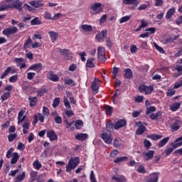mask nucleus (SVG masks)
Here are the masks:
<instances>
[{
    "label": "nucleus",
    "mask_w": 182,
    "mask_h": 182,
    "mask_svg": "<svg viewBox=\"0 0 182 182\" xmlns=\"http://www.w3.org/2000/svg\"><path fill=\"white\" fill-rule=\"evenodd\" d=\"M100 85H99V83L96 82V81H93L92 82L91 89L94 93V95H96L99 92V87Z\"/></svg>",
    "instance_id": "2eb2a0df"
},
{
    "label": "nucleus",
    "mask_w": 182,
    "mask_h": 182,
    "mask_svg": "<svg viewBox=\"0 0 182 182\" xmlns=\"http://www.w3.org/2000/svg\"><path fill=\"white\" fill-rule=\"evenodd\" d=\"M100 137L106 144H112V143H113V136L107 131L103 130Z\"/></svg>",
    "instance_id": "7ed1b4c3"
},
{
    "label": "nucleus",
    "mask_w": 182,
    "mask_h": 182,
    "mask_svg": "<svg viewBox=\"0 0 182 182\" xmlns=\"http://www.w3.org/2000/svg\"><path fill=\"white\" fill-rule=\"evenodd\" d=\"M11 70H12V68H11V67H9L1 75V79H4V77H6V76H8V74L11 73Z\"/></svg>",
    "instance_id": "37998d69"
},
{
    "label": "nucleus",
    "mask_w": 182,
    "mask_h": 182,
    "mask_svg": "<svg viewBox=\"0 0 182 182\" xmlns=\"http://www.w3.org/2000/svg\"><path fill=\"white\" fill-rule=\"evenodd\" d=\"M80 162L78 157L71 158L66 166V172L70 173L72 170L76 168V167L79 166Z\"/></svg>",
    "instance_id": "f03ea898"
},
{
    "label": "nucleus",
    "mask_w": 182,
    "mask_h": 182,
    "mask_svg": "<svg viewBox=\"0 0 182 182\" xmlns=\"http://www.w3.org/2000/svg\"><path fill=\"white\" fill-rule=\"evenodd\" d=\"M81 29L85 31V32H90L92 29V26L87 25V24H84L81 26Z\"/></svg>",
    "instance_id": "c9c22d12"
},
{
    "label": "nucleus",
    "mask_w": 182,
    "mask_h": 182,
    "mask_svg": "<svg viewBox=\"0 0 182 182\" xmlns=\"http://www.w3.org/2000/svg\"><path fill=\"white\" fill-rule=\"evenodd\" d=\"M28 100L30 101L31 107L36 106V103H38V98L36 97H29Z\"/></svg>",
    "instance_id": "cd10ccee"
},
{
    "label": "nucleus",
    "mask_w": 182,
    "mask_h": 182,
    "mask_svg": "<svg viewBox=\"0 0 182 182\" xmlns=\"http://www.w3.org/2000/svg\"><path fill=\"white\" fill-rule=\"evenodd\" d=\"M139 124H140L136 130V134L139 136H141L144 132H146V127L144 125L141 124V122H139Z\"/></svg>",
    "instance_id": "f3484780"
},
{
    "label": "nucleus",
    "mask_w": 182,
    "mask_h": 182,
    "mask_svg": "<svg viewBox=\"0 0 182 182\" xmlns=\"http://www.w3.org/2000/svg\"><path fill=\"white\" fill-rule=\"evenodd\" d=\"M44 18L45 19L50 20L52 19V16L50 15V13H49V11H46L44 14Z\"/></svg>",
    "instance_id": "774afa93"
},
{
    "label": "nucleus",
    "mask_w": 182,
    "mask_h": 182,
    "mask_svg": "<svg viewBox=\"0 0 182 182\" xmlns=\"http://www.w3.org/2000/svg\"><path fill=\"white\" fill-rule=\"evenodd\" d=\"M168 140H170V137H166L164 138L162 140H161L158 146L159 147H164V146H166V144H167V143L168 142Z\"/></svg>",
    "instance_id": "bb28decb"
},
{
    "label": "nucleus",
    "mask_w": 182,
    "mask_h": 182,
    "mask_svg": "<svg viewBox=\"0 0 182 182\" xmlns=\"http://www.w3.org/2000/svg\"><path fill=\"white\" fill-rule=\"evenodd\" d=\"M124 72V77L125 79H133V72L132 71V69L127 68Z\"/></svg>",
    "instance_id": "4468645a"
},
{
    "label": "nucleus",
    "mask_w": 182,
    "mask_h": 182,
    "mask_svg": "<svg viewBox=\"0 0 182 182\" xmlns=\"http://www.w3.org/2000/svg\"><path fill=\"white\" fill-rule=\"evenodd\" d=\"M74 113H73V111L72 110H66L65 111V115L68 119H70V117H72L73 116H74Z\"/></svg>",
    "instance_id": "6e6d98bb"
},
{
    "label": "nucleus",
    "mask_w": 182,
    "mask_h": 182,
    "mask_svg": "<svg viewBox=\"0 0 182 182\" xmlns=\"http://www.w3.org/2000/svg\"><path fill=\"white\" fill-rule=\"evenodd\" d=\"M64 82L68 86H76V83H75V81L72 79L65 80Z\"/></svg>",
    "instance_id": "58836bf2"
},
{
    "label": "nucleus",
    "mask_w": 182,
    "mask_h": 182,
    "mask_svg": "<svg viewBox=\"0 0 182 182\" xmlns=\"http://www.w3.org/2000/svg\"><path fill=\"white\" fill-rule=\"evenodd\" d=\"M159 176H160L159 173H152L150 174V178L148 179L146 182H157L159 181Z\"/></svg>",
    "instance_id": "1a4fd4ad"
},
{
    "label": "nucleus",
    "mask_w": 182,
    "mask_h": 182,
    "mask_svg": "<svg viewBox=\"0 0 182 182\" xmlns=\"http://www.w3.org/2000/svg\"><path fill=\"white\" fill-rule=\"evenodd\" d=\"M154 151H148L146 153L143 154L144 160L149 161V160H151L154 156Z\"/></svg>",
    "instance_id": "9b49d317"
},
{
    "label": "nucleus",
    "mask_w": 182,
    "mask_h": 182,
    "mask_svg": "<svg viewBox=\"0 0 182 182\" xmlns=\"http://www.w3.org/2000/svg\"><path fill=\"white\" fill-rule=\"evenodd\" d=\"M181 126V121L180 120H176L175 122V123H173L171 126V129L172 132H177V130H178V129H180V127Z\"/></svg>",
    "instance_id": "f8f14e48"
},
{
    "label": "nucleus",
    "mask_w": 182,
    "mask_h": 182,
    "mask_svg": "<svg viewBox=\"0 0 182 182\" xmlns=\"http://www.w3.org/2000/svg\"><path fill=\"white\" fill-rule=\"evenodd\" d=\"M29 5L34 6V8H40V6H43V3L41 1H30Z\"/></svg>",
    "instance_id": "6ab92c4d"
},
{
    "label": "nucleus",
    "mask_w": 182,
    "mask_h": 182,
    "mask_svg": "<svg viewBox=\"0 0 182 182\" xmlns=\"http://www.w3.org/2000/svg\"><path fill=\"white\" fill-rule=\"evenodd\" d=\"M161 116V112L159 111L156 114L152 113L149 115V117L151 120H157L159 117Z\"/></svg>",
    "instance_id": "c85d7f7f"
},
{
    "label": "nucleus",
    "mask_w": 182,
    "mask_h": 182,
    "mask_svg": "<svg viewBox=\"0 0 182 182\" xmlns=\"http://www.w3.org/2000/svg\"><path fill=\"white\" fill-rule=\"evenodd\" d=\"M87 138V134H77L75 136V139L77 140H79L80 141H83L84 140H86Z\"/></svg>",
    "instance_id": "393cba45"
},
{
    "label": "nucleus",
    "mask_w": 182,
    "mask_h": 182,
    "mask_svg": "<svg viewBox=\"0 0 182 182\" xmlns=\"http://www.w3.org/2000/svg\"><path fill=\"white\" fill-rule=\"evenodd\" d=\"M48 34L50 36V38H51V41L53 43H54L59 37V34L55 31H50Z\"/></svg>",
    "instance_id": "5701e85b"
},
{
    "label": "nucleus",
    "mask_w": 182,
    "mask_h": 182,
    "mask_svg": "<svg viewBox=\"0 0 182 182\" xmlns=\"http://www.w3.org/2000/svg\"><path fill=\"white\" fill-rule=\"evenodd\" d=\"M23 111H21L18 113V124H20V123H22L23 121L25 120V116H23Z\"/></svg>",
    "instance_id": "72a5a7b5"
},
{
    "label": "nucleus",
    "mask_w": 182,
    "mask_h": 182,
    "mask_svg": "<svg viewBox=\"0 0 182 182\" xmlns=\"http://www.w3.org/2000/svg\"><path fill=\"white\" fill-rule=\"evenodd\" d=\"M93 62H95V58H88L86 63L87 68H95Z\"/></svg>",
    "instance_id": "c756f323"
},
{
    "label": "nucleus",
    "mask_w": 182,
    "mask_h": 182,
    "mask_svg": "<svg viewBox=\"0 0 182 182\" xmlns=\"http://www.w3.org/2000/svg\"><path fill=\"white\" fill-rule=\"evenodd\" d=\"M12 153H14V148H10L6 153V157L7 159H11L12 157Z\"/></svg>",
    "instance_id": "4d7b16f0"
},
{
    "label": "nucleus",
    "mask_w": 182,
    "mask_h": 182,
    "mask_svg": "<svg viewBox=\"0 0 182 182\" xmlns=\"http://www.w3.org/2000/svg\"><path fill=\"white\" fill-rule=\"evenodd\" d=\"M130 18L132 16H125L119 20V23H124V22H127V21H130Z\"/></svg>",
    "instance_id": "c03bdc74"
},
{
    "label": "nucleus",
    "mask_w": 182,
    "mask_h": 182,
    "mask_svg": "<svg viewBox=\"0 0 182 182\" xmlns=\"http://www.w3.org/2000/svg\"><path fill=\"white\" fill-rule=\"evenodd\" d=\"M176 14V8L172 7L171 9H168L166 15V19H171V16Z\"/></svg>",
    "instance_id": "412c9836"
},
{
    "label": "nucleus",
    "mask_w": 182,
    "mask_h": 182,
    "mask_svg": "<svg viewBox=\"0 0 182 182\" xmlns=\"http://www.w3.org/2000/svg\"><path fill=\"white\" fill-rule=\"evenodd\" d=\"M33 166L36 170H41L42 168V164L38 160L33 162Z\"/></svg>",
    "instance_id": "f704fd0d"
},
{
    "label": "nucleus",
    "mask_w": 182,
    "mask_h": 182,
    "mask_svg": "<svg viewBox=\"0 0 182 182\" xmlns=\"http://www.w3.org/2000/svg\"><path fill=\"white\" fill-rule=\"evenodd\" d=\"M47 136L51 141L58 140V135H56V134L53 131H48L47 132Z\"/></svg>",
    "instance_id": "dca6fc26"
},
{
    "label": "nucleus",
    "mask_w": 182,
    "mask_h": 182,
    "mask_svg": "<svg viewBox=\"0 0 182 182\" xmlns=\"http://www.w3.org/2000/svg\"><path fill=\"white\" fill-rule=\"evenodd\" d=\"M31 25H42V21L39 20V18L36 17L33 20L31 21Z\"/></svg>",
    "instance_id": "e433bc0d"
},
{
    "label": "nucleus",
    "mask_w": 182,
    "mask_h": 182,
    "mask_svg": "<svg viewBox=\"0 0 182 182\" xmlns=\"http://www.w3.org/2000/svg\"><path fill=\"white\" fill-rule=\"evenodd\" d=\"M112 178L113 180H115V181L117 182H126V178H124V176H113Z\"/></svg>",
    "instance_id": "79ce46f5"
},
{
    "label": "nucleus",
    "mask_w": 182,
    "mask_h": 182,
    "mask_svg": "<svg viewBox=\"0 0 182 182\" xmlns=\"http://www.w3.org/2000/svg\"><path fill=\"white\" fill-rule=\"evenodd\" d=\"M144 99V97H143L142 95H139L134 97V100L135 102H136V103H141Z\"/></svg>",
    "instance_id": "5fc2aeb1"
},
{
    "label": "nucleus",
    "mask_w": 182,
    "mask_h": 182,
    "mask_svg": "<svg viewBox=\"0 0 182 182\" xmlns=\"http://www.w3.org/2000/svg\"><path fill=\"white\" fill-rule=\"evenodd\" d=\"M156 4L155 5L156 6H163V4H164V1L163 0H154Z\"/></svg>",
    "instance_id": "338daca9"
},
{
    "label": "nucleus",
    "mask_w": 182,
    "mask_h": 182,
    "mask_svg": "<svg viewBox=\"0 0 182 182\" xmlns=\"http://www.w3.org/2000/svg\"><path fill=\"white\" fill-rule=\"evenodd\" d=\"M63 120H64V123H65L66 124L67 129H69V127H71L72 126H73V124L75 123V122H69L68 121V118L66 117V116L63 117Z\"/></svg>",
    "instance_id": "4c0bfd02"
},
{
    "label": "nucleus",
    "mask_w": 182,
    "mask_h": 182,
    "mask_svg": "<svg viewBox=\"0 0 182 182\" xmlns=\"http://www.w3.org/2000/svg\"><path fill=\"white\" fill-rule=\"evenodd\" d=\"M144 147H146V149L149 150V149L151 147V142H150V141L147 139H145L144 141Z\"/></svg>",
    "instance_id": "3c124183"
},
{
    "label": "nucleus",
    "mask_w": 182,
    "mask_h": 182,
    "mask_svg": "<svg viewBox=\"0 0 182 182\" xmlns=\"http://www.w3.org/2000/svg\"><path fill=\"white\" fill-rule=\"evenodd\" d=\"M182 55V42L180 43L179 50L175 54L176 58L181 56Z\"/></svg>",
    "instance_id": "bf43d9fd"
},
{
    "label": "nucleus",
    "mask_w": 182,
    "mask_h": 182,
    "mask_svg": "<svg viewBox=\"0 0 182 182\" xmlns=\"http://www.w3.org/2000/svg\"><path fill=\"white\" fill-rule=\"evenodd\" d=\"M139 92H144L145 95H150L151 91L154 90L153 86L140 85L139 87Z\"/></svg>",
    "instance_id": "423d86ee"
},
{
    "label": "nucleus",
    "mask_w": 182,
    "mask_h": 182,
    "mask_svg": "<svg viewBox=\"0 0 182 182\" xmlns=\"http://www.w3.org/2000/svg\"><path fill=\"white\" fill-rule=\"evenodd\" d=\"M113 145L117 149H119V148L122 147V140L120 139V138H116L114 140Z\"/></svg>",
    "instance_id": "2f4dec72"
},
{
    "label": "nucleus",
    "mask_w": 182,
    "mask_h": 182,
    "mask_svg": "<svg viewBox=\"0 0 182 182\" xmlns=\"http://www.w3.org/2000/svg\"><path fill=\"white\" fill-rule=\"evenodd\" d=\"M106 129L108 133H113L114 130V124L113 122H109L106 124Z\"/></svg>",
    "instance_id": "a211bd4d"
},
{
    "label": "nucleus",
    "mask_w": 182,
    "mask_h": 182,
    "mask_svg": "<svg viewBox=\"0 0 182 182\" xmlns=\"http://www.w3.org/2000/svg\"><path fill=\"white\" fill-rule=\"evenodd\" d=\"M136 171H138V173H141L142 174H144V173H146V169L144 168V166L140 165L136 169Z\"/></svg>",
    "instance_id": "603ef678"
},
{
    "label": "nucleus",
    "mask_w": 182,
    "mask_h": 182,
    "mask_svg": "<svg viewBox=\"0 0 182 182\" xmlns=\"http://www.w3.org/2000/svg\"><path fill=\"white\" fill-rule=\"evenodd\" d=\"M124 5H132V9H136L139 6L138 0H122Z\"/></svg>",
    "instance_id": "39448f33"
},
{
    "label": "nucleus",
    "mask_w": 182,
    "mask_h": 182,
    "mask_svg": "<svg viewBox=\"0 0 182 182\" xmlns=\"http://www.w3.org/2000/svg\"><path fill=\"white\" fill-rule=\"evenodd\" d=\"M124 160H127V156H121V157L117 158L114 162L122 163V161H124Z\"/></svg>",
    "instance_id": "8fccbe9b"
},
{
    "label": "nucleus",
    "mask_w": 182,
    "mask_h": 182,
    "mask_svg": "<svg viewBox=\"0 0 182 182\" xmlns=\"http://www.w3.org/2000/svg\"><path fill=\"white\" fill-rule=\"evenodd\" d=\"M105 36H107V30H103L100 33H98L95 38L97 39V41H102Z\"/></svg>",
    "instance_id": "ddd939ff"
},
{
    "label": "nucleus",
    "mask_w": 182,
    "mask_h": 182,
    "mask_svg": "<svg viewBox=\"0 0 182 182\" xmlns=\"http://www.w3.org/2000/svg\"><path fill=\"white\" fill-rule=\"evenodd\" d=\"M81 126H83V122H82L81 120L77 121L75 124V127L77 130H79V129H80Z\"/></svg>",
    "instance_id": "864d4df0"
},
{
    "label": "nucleus",
    "mask_w": 182,
    "mask_h": 182,
    "mask_svg": "<svg viewBox=\"0 0 182 182\" xmlns=\"http://www.w3.org/2000/svg\"><path fill=\"white\" fill-rule=\"evenodd\" d=\"M148 139H151L152 140H159V139H163V135L159 134H152V135H147L146 136Z\"/></svg>",
    "instance_id": "7c9ffc66"
},
{
    "label": "nucleus",
    "mask_w": 182,
    "mask_h": 182,
    "mask_svg": "<svg viewBox=\"0 0 182 182\" xmlns=\"http://www.w3.org/2000/svg\"><path fill=\"white\" fill-rule=\"evenodd\" d=\"M90 178L91 182H97V181H96V178L95 177V173H93V171H92L90 173Z\"/></svg>",
    "instance_id": "680f3d73"
},
{
    "label": "nucleus",
    "mask_w": 182,
    "mask_h": 182,
    "mask_svg": "<svg viewBox=\"0 0 182 182\" xmlns=\"http://www.w3.org/2000/svg\"><path fill=\"white\" fill-rule=\"evenodd\" d=\"M12 157L13 158L11 161V164H16V163H18V160H19V154H18V152H14Z\"/></svg>",
    "instance_id": "b1692460"
},
{
    "label": "nucleus",
    "mask_w": 182,
    "mask_h": 182,
    "mask_svg": "<svg viewBox=\"0 0 182 182\" xmlns=\"http://www.w3.org/2000/svg\"><path fill=\"white\" fill-rule=\"evenodd\" d=\"M22 1L19 0H6L0 4V11L14 8L18 11H22Z\"/></svg>",
    "instance_id": "f257e3e1"
},
{
    "label": "nucleus",
    "mask_w": 182,
    "mask_h": 182,
    "mask_svg": "<svg viewBox=\"0 0 182 182\" xmlns=\"http://www.w3.org/2000/svg\"><path fill=\"white\" fill-rule=\"evenodd\" d=\"M11 96V92H5L3 95H1V100L2 102H4V100H8V98Z\"/></svg>",
    "instance_id": "09e8293b"
},
{
    "label": "nucleus",
    "mask_w": 182,
    "mask_h": 182,
    "mask_svg": "<svg viewBox=\"0 0 182 182\" xmlns=\"http://www.w3.org/2000/svg\"><path fill=\"white\" fill-rule=\"evenodd\" d=\"M60 102V99L59 97L55 98L53 102V107H54V109L58 107V106H59Z\"/></svg>",
    "instance_id": "49530a36"
},
{
    "label": "nucleus",
    "mask_w": 182,
    "mask_h": 182,
    "mask_svg": "<svg viewBox=\"0 0 182 182\" xmlns=\"http://www.w3.org/2000/svg\"><path fill=\"white\" fill-rule=\"evenodd\" d=\"M16 32H18V28L11 27L3 31V34H4L6 36H8L9 35H14V33H16Z\"/></svg>",
    "instance_id": "0eeeda50"
},
{
    "label": "nucleus",
    "mask_w": 182,
    "mask_h": 182,
    "mask_svg": "<svg viewBox=\"0 0 182 182\" xmlns=\"http://www.w3.org/2000/svg\"><path fill=\"white\" fill-rule=\"evenodd\" d=\"M126 126V120L124 119H119L117 121V122L114 124V129L115 130H119V129L122 127H124Z\"/></svg>",
    "instance_id": "9d476101"
},
{
    "label": "nucleus",
    "mask_w": 182,
    "mask_h": 182,
    "mask_svg": "<svg viewBox=\"0 0 182 182\" xmlns=\"http://www.w3.org/2000/svg\"><path fill=\"white\" fill-rule=\"evenodd\" d=\"M54 120H55V122L57 124H62V117H55L54 118Z\"/></svg>",
    "instance_id": "0e129e2a"
},
{
    "label": "nucleus",
    "mask_w": 182,
    "mask_h": 182,
    "mask_svg": "<svg viewBox=\"0 0 182 182\" xmlns=\"http://www.w3.org/2000/svg\"><path fill=\"white\" fill-rule=\"evenodd\" d=\"M106 40V43H107V46L108 48H112V46H113V43L112 42V41H110V38L107 37L105 38Z\"/></svg>",
    "instance_id": "13d9d810"
},
{
    "label": "nucleus",
    "mask_w": 182,
    "mask_h": 182,
    "mask_svg": "<svg viewBox=\"0 0 182 182\" xmlns=\"http://www.w3.org/2000/svg\"><path fill=\"white\" fill-rule=\"evenodd\" d=\"M64 105L65 107L68 109H70V103H69V100H68V98L65 97L63 100Z\"/></svg>",
    "instance_id": "e2e57ef3"
},
{
    "label": "nucleus",
    "mask_w": 182,
    "mask_h": 182,
    "mask_svg": "<svg viewBox=\"0 0 182 182\" xmlns=\"http://www.w3.org/2000/svg\"><path fill=\"white\" fill-rule=\"evenodd\" d=\"M91 9L95 12V14H100V12H103V9H102V4L96 3L92 6Z\"/></svg>",
    "instance_id": "6e6552de"
},
{
    "label": "nucleus",
    "mask_w": 182,
    "mask_h": 182,
    "mask_svg": "<svg viewBox=\"0 0 182 182\" xmlns=\"http://www.w3.org/2000/svg\"><path fill=\"white\" fill-rule=\"evenodd\" d=\"M32 43V39H31V37H28V40L24 44V48L26 49L27 48H29V45Z\"/></svg>",
    "instance_id": "052dcab7"
},
{
    "label": "nucleus",
    "mask_w": 182,
    "mask_h": 182,
    "mask_svg": "<svg viewBox=\"0 0 182 182\" xmlns=\"http://www.w3.org/2000/svg\"><path fill=\"white\" fill-rule=\"evenodd\" d=\"M180 106H181V102H176L171 106V110L172 112H176V110H178V109H180Z\"/></svg>",
    "instance_id": "473e14b6"
},
{
    "label": "nucleus",
    "mask_w": 182,
    "mask_h": 182,
    "mask_svg": "<svg viewBox=\"0 0 182 182\" xmlns=\"http://www.w3.org/2000/svg\"><path fill=\"white\" fill-rule=\"evenodd\" d=\"M106 50L105 47L100 46L97 48V58L99 60H106V55H105Z\"/></svg>",
    "instance_id": "20e7f679"
},
{
    "label": "nucleus",
    "mask_w": 182,
    "mask_h": 182,
    "mask_svg": "<svg viewBox=\"0 0 182 182\" xmlns=\"http://www.w3.org/2000/svg\"><path fill=\"white\" fill-rule=\"evenodd\" d=\"M154 48L156 49V50H159L160 53H165L164 49L163 47H160V46L157 45V43H154Z\"/></svg>",
    "instance_id": "a18cd8bd"
},
{
    "label": "nucleus",
    "mask_w": 182,
    "mask_h": 182,
    "mask_svg": "<svg viewBox=\"0 0 182 182\" xmlns=\"http://www.w3.org/2000/svg\"><path fill=\"white\" fill-rule=\"evenodd\" d=\"M105 113L106 114H108V116H110L112 113H113V108L110 106H106L105 107Z\"/></svg>",
    "instance_id": "ea45409f"
},
{
    "label": "nucleus",
    "mask_w": 182,
    "mask_h": 182,
    "mask_svg": "<svg viewBox=\"0 0 182 182\" xmlns=\"http://www.w3.org/2000/svg\"><path fill=\"white\" fill-rule=\"evenodd\" d=\"M25 172H22L21 173L18 174L14 179V182H22L25 180Z\"/></svg>",
    "instance_id": "4be33fe9"
},
{
    "label": "nucleus",
    "mask_w": 182,
    "mask_h": 182,
    "mask_svg": "<svg viewBox=\"0 0 182 182\" xmlns=\"http://www.w3.org/2000/svg\"><path fill=\"white\" fill-rule=\"evenodd\" d=\"M136 50H137V47L136 46V45L132 44L130 47L131 53H136Z\"/></svg>",
    "instance_id": "69168bd1"
},
{
    "label": "nucleus",
    "mask_w": 182,
    "mask_h": 182,
    "mask_svg": "<svg viewBox=\"0 0 182 182\" xmlns=\"http://www.w3.org/2000/svg\"><path fill=\"white\" fill-rule=\"evenodd\" d=\"M154 112H156V107L151 106L146 108L145 114H150V113H153Z\"/></svg>",
    "instance_id": "a19ab883"
},
{
    "label": "nucleus",
    "mask_w": 182,
    "mask_h": 182,
    "mask_svg": "<svg viewBox=\"0 0 182 182\" xmlns=\"http://www.w3.org/2000/svg\"><path fill=\"white\" fill-rule=\"evenodd\" d=\"M179 35H171L166 39L165 43H170V42H174L179 38Z\"/></svg>",
    "instance_id": "aec40b11"
},
{
    "label": "nucleus",
    "mask_w": 182,
    "mask_h": 182,
    "mask_svg": "<svg viewBox=\"0 0 182 182\" xmlns=\"http://www.w3.org/2000/svg\"><path fill=\"white\" fill-rule=\"evenodd\" d=\"M48 79L53 82H58V80H59V77H58L56 74L53 73V72H50L48 74Z\"/></svg>",
    "instance_id": "a878e982"
},
{
    "label": "nucleus",
    "mask_w": 182,
    "mask_h": 182,
    "mask_svg": "<svg viewBox=\"0 0 182 182\" xmlns=\"http://www.w3.org/2000/svg\"><path fill=\"white\" fill-rule=\"evenodd\" d=\"M16 137H18V134H11L10 135H9L8 139H9V141L10 143H12V141L16 139Z\"/></svg>",
    "instance_id": "de8ad7c7"
}]
</instances>
